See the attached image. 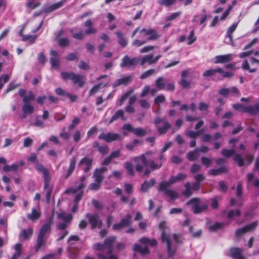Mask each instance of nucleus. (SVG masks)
Returning a JSON list of instances; mask_svg holds the SVG:
<instances>
[{"label":"nucleus","instance_id":"a19ab883","mask_svg":"<svg viewBox=\"0 0 259 259\" xmlns=\"http://www.w3.org/2000/svg\"><path fill=\"white\" fill-rule=\"evenodd\" d=\"M46 241V238L38 235L36 245L35 247V251H38L40 247L44 246L45 245Z\"/></svg>","mask_w":259,"mask_h":259},{"label":"nucleus","instance_id":"6ab92c4d","mask_svg":"<svg viewBox=\"0 0 259 259\" xmlns=\"http://www.w3.org/2000/svg\"><path fill=\"white\" fill-rule=\"evenodd\" d=\"M107 170V168L105 167H102L100 168H96L94 170L93 177L95 179L96 182L102 183L103 182L104 176V173Z\"/></svg>","mask_w":259,"mask_h":259},{"label":"nucleus","instance_id":"dca6fc26","mask_svg":"<svg viewBox=\"0 0 259 259\" xmlns=\"http://www.w3.org/2000/svg\"><path fill=\"white\" fill-rule=\"evenodd\" d=\"M132 215L131 214H127L126 217L122 218L119 223L115 224L113 227V230H120L125 227H128L131 225V219Z\"/></svg>","mask_w":259,"mask_h":259},{"label":"nucleus","instance_id":"f8f14e48","mask_svg":"<svg viewBox=\"0 0 259 259\" xmlns=\"http://www.w3.org/2000/svg\"><path fill=\"white\" fill-rule=\"evenodd\" d=\"M140 33L147 36V41L156 40L160 37L157 31L152 28H142L140 30Z\"/></svg>","mask_w":259,"mask_h":259},{"label":"nucleus","instance_id":"0eeeda50","mask_svg":"<svg viewBox=\"0 0 259 259\" xmlns=\"http://www.w3.org/2000/svg\"><path fill=\"white\" fill-rule=\"evenodd\" d=\"M187 205H192V209L194 213H200L205 211L207 208V204L201 201L198 198H193L190 199Z\"/></svg>","mask_w":259,"mask_h":259},{"label":"nucleus","instance_id":"c85d7f7f","mask_svg":"<svg viewBox=\"0 0 259 259\" xmlns=\"http://www.w3.org/2000/svg\"><path fill=\"white\" fill-rule=\"evenodd\" d=\"M120 118H121V119L123 121L126 120V118L124 116L123 111L121 109L117 110L115 113V114L112 116L111 118L109 121L108 123H111Z\"/></svg>","mask_w":259,"mask_h":259},{"label":"nucleus","instance_id":"69168bd1","mask_svg":"<svg viewBox=\"0 0 259 259\" xmlns=\"http://www.w3.org/2000/svg\"><path fill=\"white\" fill-rule=\"evenodd\" d=\"M181 14V12L174 13L171 14L170 15H169V16L167 17L166 18V20L167 21L173 20L176 19L179 16H180Z\"/></svg>","mask_w":259,"mask_h":259},{"label":"nucleus","instance_id":"052dcab7","mask_svg":"<svg viewBox=\"0 0 259 259\" xmlns=\"http://www.w3.org/2000/svg\"><path fill=\"white\" fill-rule=\"evenodd\" d=\"M147 42V40H142L135 39L132 41V45L136 47H140Z\"/></svg>","mask_w":259,"mask_h":259},{"label":"nucleus","instance_id":"4c0bfd02","mask_svg":"<svg viewBox=\"0 0 259 259\" xmlns=\"http://www.w3.org/2000/svg\"><path fill=\"white\" fill-rule=\"evenodd\" d=\"M238 26V23H234L228 29L226 36L229 38L230 41H233V33L236 30Z\"/></svg>","mask_w":259,"mask_h":259},{"label":"nucleus","instance_id":"13d9d810","mask_svg":"<svg viewBox=\"0 0 259 259\" xmlns=\"http://www.w3.org/2000/svg\"><path fill=\"white\" fill-rule=\"evenodd\" d=\"M201 162L206 167H209L212 163V160L206 157H202L201 158Z\"/></svg>","mask_w":259,"mask_h":259},{"label":"nucleus","instance_id":"9b49d317","mask_svg":"<svg viewBox=\"0 0 259 259\" xmlns=\"http://www.w3.org/2000/svg\"><path fill=\"white\" fill-rule=\"evenodd\" d=\"M257 225V222H254L242 228L237 229L235 232V237L237 239H240L246 233L253 231L256 227Z\"/></svg>","mask_w":259,"mask_h":259},{"label":"nucleus","instance_id":"7ed1b4c3","mask_svg":"<svg viewBox=\"0 0 259 259\" xmlns=\"http://www.w3.org/2000/svg\"><path fill=\"white\" fill-rule=\"evenodd\" d=\"M222 154L226 157H230L232 155H234V161L237 162L238 166L240 167L243 166L245 165H249L253 159V157L250 154H247L244 159L240 154L236 153V150L234 149L230 150L223 149L222 151Z\"/></svg>","mask_w":259,"mask_h":259},{"label":"nucleus","instance_id":"4d7b16f0","mask_svg":"<svg viewBox=\"0 0 259 259\" xmlns=\"http://www.w3.org/2000/svg\"><path fill=\"white\" fill-rule=\"evenodd\" d=\"M28 2L26 4V7L28 9H34L36 8H37L38 6H39L40 3H33V0H28Z\"/></svg>","mask_w":259,"mask_h":259},{"label":"nucleus","instance_id":"6e6d98bb","mask_svg":"<svg viewBox=\"0 0 259 259\" xmlns=\"http://www.w3.org/2000/svg\"><path fill=\"white\" fill-rule=\"evenodd\" d=\"M80 122V120L78 117L74 118L72 121V123L70 124L68 127V129L69 130H72L75 128V127L78 125Z\"/></svg>","mask_w":259,"mask_h":259},{"label":"nucleus","instance_id":"774afa93","mask_svg":"<svg viewBox=\"0 0 259 259\" xmlns=\"http://www.w3.org/2000/svg\"><path fill=\"white\" fill-rule=\"evenodd\" d=\"M140 106L145 109H148L150 107L149 103L145 99H141L139 101Z\"/></svg>","mask_w":259,"mask_h":259},{"label":"nucleus","instance_id":"338daca9","mask_svg":"<svg viewBox=\"0 0 259 259\" xmlns=\"http://www.w3.org/2000/svg\"><path fill=\"white\" fill-rule=\"evenodd\" d=\"M98 132V128L96 126L92 127L87 133V138H91L93 135Z\"/></svg>","mask_w":259,"mask_h":259},{"label":"nucleus","instance_id":"ea45409f","mask_svg":"<svg viewBox=\"0 0 259 259\" xmlns=\"http://www.w3.org/2000/svg\"><path fill=\"white\" fill-rule=\"evenodd\" d=\"M155 84L157 89L158 90H163L165 87L164 78L162 77L157 78L155 80Z\"/></svg>","mask_w":259,"mask_h":259},{"label":"nucleus","instance_id":"de8ad7c7","mask_svg":"<svg viewBox=\"0 0 259 259\" xmlns=\"http://www.w3.org/2000/svg\"><path fill=\"white\" fill-rule=\"evenodd\" d=\"M241 214V212L239 209H236L235 210H231L227 213V217L229 219H232L235 217H239Z\"/></svg>","mask_w":259,"mask_h":259},{"label":"nucleus","instance_id":"c9c22d12","mask_svg":"<svg viewBox=\"0 0 259 259\" xmlns=\"http://www.w3.org/2000/svg\"><path fill=\"white\" fill-rule=\"evenodd\" d=\"M22 110L25 114H31L34 111L33 106L28 103H24L22 107Z\"/></svg>","mask_w":259,"mask_h":259},{"label":"nucleus","instance_id":"6e6552de","mask_svg":"<svg viewBox=\"0 0 259 259\" xmlns=\"http://www.w3.org/2000/svg\"><path fill=\"white\" fill-rule=\"evenodd\" d=\"M154 123L156 125L158 132L161 135L165 134L171 127L168 122L159 117L155 118Z\"/></svg>","mask_w":259,"mask_h":259},{"label":"nucleus","instance_id":"20e7f679","mask_svg":"<svg viewBox=\"0 0 259 259\" xmlns=\"http://www.w3.org/2000/svg\"><path fill=\"white\" fill-rule=\"evenodd\" d=\"M115 239V237H109L105 239L103 244L97 243L94 245V248L95 249H106L107 250L108 256H106L102 253H98V256L99 259H117L116 256L111 254L112 252V245Z\"/></svg>","mask_w":259,"mask_h":259},{"label":"nucleus","instance_id":"603ef678","mask_svg":"<svg viewBox=\"0 0 259 259\" xmlns=\"http://www.w3.org/2000/svg\"><path fill=\"white\" fill-rule=\"evenodd\" d=\"M224 226V224L221 223H215L214 224L210 225L209 227V229L210 231H214L219 229L222 228Z\"/></svg>","mask_w":259,"mask_h":259},{"label":"nucleus","instance_id":"864d4df0","mask_svg":"<svg viewBox=\"0 0 259 259\" xmlns=\"http://www.w3.org/2000/svg\"><path fill=\"white\" fill-rule=\"evenodd\" d=\"M158 3L160 5L166 7L171 6L175 3V0H158Z\"/></svg>","mask_w":259,"mask_h":259},{"label":"nucleus","instance_id":"3c124183","mask_svg":"<svg viewBox=\"0 0 259 259\" xmlns=\"http://www.w3.org/2000/svg\"><path fill=\"white\" fill-rule=\"evenodd\" d=\"M35 99V96L31 91H29L28 95H26L23 99V103H28Z\"/></svg>","mask_w":259,"mask_h":259},{"label":"nucleus","instance_id":"412c9836","mask_svg":"<svg viewBox=\"0 0 259 259\" xmlns=\"http://www.w3.org/2000/svg\"><path fill=\"white\" fill-rule=\"evenodd\" d=\"M35 168L37 170L43 174L44 178V183L46 182L47 184L48 182H50L51 177L50 176L49 171L48 169L45 168L41 164L38 163L36 164Z\"/></svg>","mask_w":259,"mask_h":259},{"label":"nucleus","instance_id":"e433bc0d","mask_svg":"<svg viewBox=\"0 0 259 259\" xmlns=\"http://www.w3.org/2000/svg\"><path fill=\"white\" fill-rule=\"evenodd\" d=\"M227 169L225 166H222L218 169H211L209 170L208 174L212 176H217L220 174L227 172Z\"/></svg>","mask_w":259,"mask_h":259},{"label":"nucleus","instance_id":"c756f323","mask_svg":"<svg viewBox=\"0 0 259 259\" xmlns=\"http://www.w3.org/2000/svg\"><path fill=\"white\" fill-rule=\"evenodd\" d=\"M50 182H48L47 184L46 182L44 183V188L46 192V201L47 203L50 202L51 195L53 190V187L50 185Z\"/></svg>","mask_w":259,"mask_h":259},{"label":"nucleus","instance_id":"5fc2aeb1","mask_svg":"<svg viewBox=\"0 0 259 259\" xmlns=\"http://www.w3.org/2000/svg\"><path fill=\"white\" fill-rule=\"evenodd\" d=\"M36 38V35H23V41H28L30 44H33Z\"/></svg>","mask_w":259,"mask_h":259},{"label":"nucleus","instance_id":"f3484780","mask_svg":"<svg viewBox=\"0 0 259 259\" xmlns=\"http://www.w3.org/2000/svg\"><path fill=\"white\" fill-rule=\"evenodd\" d=\"M99 139L103 140L107 143H109L112 141L120 140L121 139V136L116 133H108L105 134L103 133L99 135Z\"/></svg>","mask_w":259,"mask_h":259},{"label":"nucleus","instance_id":"ddd939ff","mask_svg":"<svg viewBox=\"0 0 259 259\" xmlns=\"http://www.w3.org/2000/svg\"><path fill=\"white\" fill-rule=\"evenodd\" d=\"M170 186L165 184V181H162L159 184L158 190L164 192L170 199H175L179 197V194L177 192L168 189Z\"/></svg>","mask_w":259,"mask_h":259},{"label":"nucleus","instance_id":"79ce46f5","mask_svg":"<svg viewBox=\"0 0 259 259\" xmlns=\"http://www.w3.org/2000/svg\"><path fill=\"white\" fill-rule=\"evenodd\" d=\"M219 71H221V68H217L214 69H208L203 72V76L204 77H210L214 75L216 73H219Z\"/></svg>","mask_w":259,"mask_h":259},{"label":"nucleus","instance_id":"b1692460","mask_svg":"<svg viewBox=\"0 0 259 259\" xmlns=\"http://www.w3.org/2000/svg\"><path fill=\"white\" fill-rule=\"evenodd\" d=\"M243 250L239 248H232L230 249V253L232 257L234 259H245L242 255Z\"/></svg>","mask_w":259,"mask_h":259},{"label":"nucleus","instance_id":"8fccbe9b","mask_svg":"<svg viewBox=\"0 0 259 259\" xmlns=\"http://www.w3.org/2000/svg\"><path fill=\"white\" fill-rule=\"evenodd\" d=\"M135 135L138 137H144L146 135V131L142 128H134V133Z\"/></svg>","mask_w":259,"mask_h":259},{"label":"nucleus","instance_id":"680f3d73","mask_svg":"<svg viewBox=\"0 0 259 259\" xmlns=\"http://www.w3.org/2000/svg\"><path fill=\"white\" fill-rule=\"evenodd\" d=\"M188 45H190L192 44L196 39V37L194 35V30L191 31L188 37Z\"/></svg>","mask_w":259,"mask_h":259},{"label":"nucleus","instance_id":"4468645a","mask_svg":"<svg viewBox=\"0 0 259 259\" xmlns=\"http://www.w3.org/2000/svg\"><path fill=\"white\" fill-rule=\"evenodd\" d=\"M93 162L92 158L85 156L79 161L78 166L84 172L87 173L91 169Z\"/></svg>","mask_w":259,"mask_h":259},{"label":"nucleus","instance_id":"423d86ee","mask_svg":"<svg viewBox=\"0 0 259 259\" xmlns=\"http://www.w3.org/2000/svg\"><path fill=\"white\" fill-rule=\"evenodd\" d=\"M61 75L64 80L70 79L74 84H78L79 87H83L85 82L84 76L80 74L71 72H62Z\"/></svg>","mask_w":259,"mask_h":259},{"label":"nucleus","instance_id":"1a4fd4ad","mask_svg":"<svg viewBox=\"0 0 259 259\" xmlns=\"http://www.w3.org/2000/svg\"><path fill=\"white\" fill-rule=\"evenodd\" d=\"M86 218L88 219L89 223L91 225V229L95 228L101 229L102 227V221L100 218L99 214L95 213L94 214L87 213Z\"/></svg>","mask_w":259,"mask_h":259},{"label":"nucleus","instance_id":"e2e57ef3","mask_svg":"<svg viewBox=\"0 0 259 259\" xmlns=\"http://www.w3.org/2000/svg\"><path fill=\"white\" fill-rule=\"evenodd\" d=\"M244 112L253 115L256 114L254 106L250 105L249 106H245L244 108Z\"/></svg>","mask_w":259,"mask_h":259},{"label":"nucleus","instance_id":"393cba45","mask_svg":"<svg viewBox=\"0 0 259 259\" xmlns=\"http://www.w3.org/2000/svg\"><path fill=\"white\" fill-rule=\"evenodd\" d=\"M186 178L187 175L186 174L180 173L177 176H171L168 181H165V183L167 185H171L178 181L185 180Z\"/></svg>","mask_w":259,"mask_h":259},{"label":"nucleus","instance_id":"9d476101","mask_svg":"<svg viewBox=\"0 0 259 259\" xmlns=\"http://www.w3.org/2000/svg\"><path fill=\"white\" fill-rule=\"evenodd\" d=\"M58 218L62 220V222L59 223L57 229L63 230L70 224L72 219V215L70 213L62 212L58 214Z\"/></svg>","mask_w":259,"mask_h":259},{"label":"nucleus","instance_id":"a878e982","mask_svg":"<svg viewBox=\"0 0 259 259\" xmlns=\"http://www.w3.org/2000/svg\"><path fill=\"white\" fill-rule=\"evenodd\" d=\"M76 162V156H73L70 159V164L68 170H67L65 175V178H68L72 174L73 171L74 170L75 165Z\"/></svg>","mask_w":259,"mask_h":259},{"label":"nucleus","instance_id":"cd10ccee","mask_svg":"<svg viewBox=\"0 0 259 259\" xmlns=\"http://www.w3.org/2000/svg\"><path fill=\"white\" fill-rule=\"evenodd\" d=\"M132 80L131 75L124 76L121 78L117 79L113 84L114 87H118L121 84H126Z\"/></svg>","mask_w":259,"mask_h":259},{"label":"nucleus","instance_id":"f257e3e1","mask_svg":"<svg viewBox=\"0 0 259 259\" xmlns=\"http://www.w3.org/2000/svg\"><path fill=\"white\" fill-rule=\"evenodd\" d=\"M152 154L151 151L146 152L140 156L134 157L133 160L136 162V170L138 172L144 171V175H148L151 172V170H154L159 169L162 166L161 161H155L153 159L148 160L146 155H150Z\"/></svg>","mask_w":259,"mask_h":259},{"label":"nucleus","instance_id":"bf43d9fd","mask_svg":"<svg viewBox=\"0 0 259 259\" xmlns=\"http://www.w3.org/2000/svg\"><path fill=\"white\" fill-rule=\"evenodd\" d=\"M101 183L96 182L91 183L89 187V190H98L101 187Z\"/></svg>","mask_w":259,"mask_h":259},{"label":"nucleus","instance_id":"0e129e2a","mask_svg":"<svg viewBox=\"0 0 259 259\" xmlns=\"http://www.w3.org/2000/svg\"><path fill=\"white\" fill-rule=\"evenodd\" d=\"M165 100V98L164 95H160L158 96L154 101V103L155 104H158L160 103H163Z\"/></svg>","mask_w":259,"mask_h":259},{"label":"nucleus","instance_id":"c03bdc74","mask_svg":"<svg viewBox=\"0 0 259 259\" xmlns=\"http://www.w3.org/2000/svg\"><path fill=\"white\" fill-rule=\"evenodd\" d=\"M124 167L127 170V174L129 175L133 176L134 175V170L133 164L130 162H125L124 164Z\"/></svg>","mask_w":259,"mask_h":259},{"label":"nucleus","instance_id":"f03ea898","mask_svg":"<svg viewBox=\"0 0 259 259\" xmlns=\"http://www.w3.org/2000/svg\"><path fill=\"white\" fill-rule=\"evenodd\" d=\"M161 239L163 243L166 244L167 250L169 256H172L176 250V247L172 244V240L175 242L176 243L179 244L182 242V238L181 235H178L174 234L172 236L167 234L164 231H163L161 233Z\"/></svg>","mask_w":259,"mask_h":259},{"label":"nucleus","instance_id":"f704fd0d","mask_svg":"<svg viewBox=\"0 0 259 259\" xmlns=\"http://www.w3.org/2000/svg\"><path fill=\"white\" fill-rule=\"evenodd\" d=\"M199 156V154L198 153V150L196 149L193 151L188 152L187 155V158L190 161H195L196 160Z\"/></svg>","mask_w":259,"mask_h":259},{"label":"nucleus","instance_id":"37998d69","mask_svg":"<svg viewBox=\"0 0 259 259\" xmlns=\"http://www.w3.org/2000/svg\"><path fill=\"white\" fill-rule=\"evenodd\" d=\"M78 29L77 28H71L70 29L69 31L71 33H72V37L74 38L81 40L84 37V35L82 32L81 30H79V32L78 33H74V31Z\"/></svg>","mask_w":259,"mask_h":259},{"label":"nucleus","instance_id":"5701e85b","mask_svg":"<svg viewBox=\"0 0 259 259\" xmlns=\"http://www.w3.org/2000/svg\"><path fill=\"white\" fill-rule=\"evenodd\" d=\"M86 179L85 176H82L80 178V184L77 186V188H71L66 190L65 191V193L66 194H75L78 191H81L84 187H85V185L84 184V181Z\"/></svg>","mask_w":259,"mask_h":259},{"label":"nucleus","instance_id":"58836bf2","mask_svg":"<svg viewBox=\"0 0 259 259\" xmlns=\"http://www.w3.org/2000/svg\"><path fill=\"white\" fill-rule=\"evenodd\" d=\"M108 83V81H106L103 83H99L95 85L90 91V95H94L97 93L100 89L106 86Z\"/></svg>","mask_w":259,"mask_h":259},{"label":"nucleus","instance_id":"49530a36","mask_svg":"<svg viewBox=\"0 0 259 259\" xmlns=\"http://www.w3.org/2000/svg\"><path fill=\"white\" fill-rule=\"evenodd\" d=\"M50 63L53 69H57L60 64L59 58L51 57Z\"/></svg>","mask_w":259,"mask_h":259},{"label":"nucleus","instance_id":"72a5a7b5","mask_svg":"<svg viewBox=\"0 0 259 259\" xmlns=\"http://www.w3.org/2000/svg\"><path fill=\"white\" fill-rule=\"evenodd\" d=\"M33 234L32 229L29 228L27 229H23L21 231L19 237H22L25 240L29 239Z\"/></svg>","mask_w":259,"mask_h":259},{"label":"nucleus","instance_id":"2eb2a0df","mask_svg":"<svg viewBox=\"0 0 259 259\" xmlns=\"http://www.w3.org/2000/svg\"><path fill=\"white\" fill-rule=\"evenodd\" d=\"M139 59L138 57L131 58L127 55H126L122 58L120 66L121 68H131L136 65L139 63Z\"/></svg>","mask_w":259,"mask_h":259},{"label":"nucleus","instance_id":"aec40b11","mask_svg":"<svg viewBox=\"0 0 259 259\" xmlns=\"http://www.w3.org/2000/svg\"><path fill=\"white\" fill-rule=\"evenodd\" d=\"M52 224L53 219H50L48 222L42 226L39 230L38 236L45 238L47 234L50 233Z\"/></svg>","mask_w":259,"mask_h":259},{"label":"nucleus","instance_id":"473e14b6","mask_svg":"<svg viewBox=\"0 0 259 259\" xmlns=\"http://www.w3.org/2000/svg\"><path fill=\"white\" fill-rule=\"evenodd\" d=\"M155 183V181L154 179H151L149 182L145 181L141 187V190L143 192H146L149 188L153 186Z\"/></svg>","mask_w":259,"mask_h":259},{"label":"nucleus","instance_id":"bb28decb","mask_svg":"<svg viewBox=\"0 0 259 259\" xmlns=\"http://www.w3.org/2000/svg\"><path fill=\"white\" fill-rule=\"evenodd\" d=\"M138 58L139 59V63L141 66L144 65L147 63L149 65L154 64L153 55L152 54L145 55L144 56L139 57Z\"/></svg>","mask_w":259,"mask_h":259},{"label":"nucleus","instance_id":"4be33fe9","mask_svg":"<svg viewBox=\"0 0 259 259\" xmlns=\"http://www.w3.org/2000/svg\"><path fill=\"white\" fill-rule=\"evenodd\" d=\"M232 59V55L228 54L224 55H218L214 57L215 64L225 63L230 61Z\"/></svg>","mask_w":259,"mask_h":259},{"label":"nucleus","instance_id":"2f4dec72","mask_svg":"<svg viewBox=\"0 0 259 259\" xmlns=\"http://www.w3.org/2000/svg\"><path fill=\"white\" fill-rule=\"evenodd\" d=\"M116 34L118 38V42L119 44L123 48L127 46V41L123 34L120 31H116Z\"/></svg>","mask_w":259,"mask_h":259},{"label":"nucleus","instance_id":"a211bd4d","mask_svg":"<svg viewBox=\"0 0 259 259\" xmlns=\"http://www.w3.org/2000/svg\"><path fill=\"white\" fill-rule=\"evenodd\" d=\"M185 190L182 192L183 195L187 197H189L192 195V190L198 191L200 188V184L195 182L192 184V186H191L190 182H187L185 184Z\"/></svg>","mask_w":259,"mask_h":259},{"label":"nucleus","instance_id":"09e8293b","mask_svg":"<svg viewBox=\"0 0 259 259\" xmlns=\"http://www.w3.org/2000/svg\"><path fill=\"white\" fill-rule=\"evenodd\" d=\"M58 40V45L62 47L68 46L70 44V40L67 38H60Z\"/></svg>","mask_w":259,"mask_h":259},{"label":"nucleus","instance_id":"7c9ffc66","mask_svg":"<svg viewBox=\"0 0 259 259\" xmlns=\"http://www.w3.org/2000/svg\"><path fill=\"white\" fill-rule=\"evenodd\" d=\"M40 217V212L34 208H32L31 213L27 214V218L28 220L34 221L38 219Z\"/></svg>","mask_w":259,"mask_h":259},{"label":"nucleus","instance_id":"a18cd8bd","mask_svg":"<svg viewBox=\"0 0 259 259\" xmlns=\"http://www.w3.org/2000/svg\"><path fill=\"white\" fill-rule=\"evenodd\" d=\"M155 73V70L154 69H149L145 72H144L140 76V78L141 79H144L149 77V76L152 75Z\"/></svg>","mask_w":259,"mask_h":259},{"label":"nucleus","instance_id":"39448f33","mask_svg":"<svg viewBox=\"0 0 259 259\" xmlns=\"http://www.w3.org/2000/svg\"><path fill=\"white\" fill-rule=\"evenodd\" d=\"M140 242L146 245L145 246L142 247L138 244L134 245V250L136 251L140 252L142 255H145L149 252V249L147 245L153 246L156 245L157 241L155 239H149L147 237H143L140 239Z\"/></svg>","mask_w":259,"mask_h":259}]
</instances>
